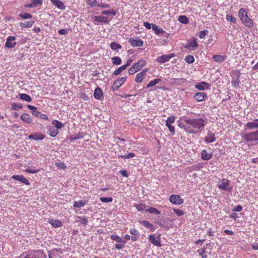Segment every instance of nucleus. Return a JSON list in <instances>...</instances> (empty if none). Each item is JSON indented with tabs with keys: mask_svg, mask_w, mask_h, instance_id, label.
Wrapping results in <instances>:
<instances>
[{
	"mask_svg": "<svg viewBox=\"0 0 258 258\" xmlns=\"http://www.w3.org/2000/svg\"><path fill=\"white\" fill-rule=\"evenodd\" d=\"M205 141L207 143H211L216 141L215 135L211 132H208L207 135L205 136Z\"/></svg>",
	"mask_w": 258,
	"mask_h": 258,
	"instance_id": "obj_14",
	"label": "nucleus"
},
{
	"mask_svg": "<svg viewBox=\"0 0 258 258\" xmlns=\"http://www.w3.org/2000/svg\"><path fill=\"white\" fill-rule=\"evenodd\" d=\"M93 19L94 22L98 23H108L109 22L107 17L102 16H95Z\"/></svg>",
	"mask_w": 258,
	"mask_h": 258,
	"instance_id": "obj_19",
	"label": "nucleus"
},
{
	"mask_svg": "<svg viewBox=\"0 0 258 258\" xmlns=\"http://www.w3.org/2000/svg\"><path fill=\"white\" fill-rule=\"evenodd\" d=\"M52 124L54 126V127H55V128L57 130L58 129H61L64 126V124L61 122L56 119L52 120Z\"/></svg>",
	"mask_w": 258,
	"mask_h": 258,
	"instance_id": "obj_34",
	"label": "nucleus"
},
{
	"mask_svg": "<svg viewBox=\"0 0 258 258\" xmlns=\"http://www.w3.org/2000/svg\"><path fill=\"white\" fill-rule=\"evenodd\" d=\"M198 46V43L196 40H194L191 41L189 45V47H192V48H197Z\"/></svg>",
	"mask_w": 258,
	"mask_h": 258,
	"instance_id": "obj_63",
	"label": "nucleus"
},
{
	"mask_svg": "<svg viewBox=\"0 0 258 258\" xmlns=\"http://www.w3.org/2000/svg\"><path fill=\"white\" fill-rule=\"evenodd\" d=\"M173 211L174 212V213L178 216H182V215H183L184 214V212H183V211L181 210H180V209H173Z\"/></svg>",
	"mask_w": 258,
	"mask_h": 258,
	"instance_id": "obj_57",
	"label": "nucleus"
},
{
	"mask_svg": "<svg viewBox=\"0 0 258 258\" xmlns=\"http://www.w3.org/2000/svg\"><path fill=\"white\" fill-rule=\"evenodd\" d=\"M20 257L21 258H39L36 252L34 251H31L28 253L26 252H23Z\"/></svg>",
	"mask_w": 258,
	"mask_h": 258,
	"instance_id": "obj_16",
	"label": "nucleus"
},
{
	"mask_svg": "<svg viewBox=\"0 0 258 258\" xmlns=\"http://www.w3.org/2000/svg\"><path fill=\"white\" fill-rule=\"evenodd\" d=\"M102 96H103V93H102L101 89L99 87L96 88L95 89L94 92V98L96 99L99 100L101 98V97Z\"/></svg>",
	"mask_w": 258,
	"mask_h": 258,
	"instance_id": "obj_28",
	"label": "nucleus"
},
{
	"mask_svg": "<svg viewBox=\"0 0 258 258\" xmlns=\"http://www.w3.org/2000/svg\"><path fill=\"white\" fill-rule=\"evenodd\" d=\"M112 63L115 65H119L121 63V59L118 56H114L112 58Z\"/></svg>",
	"mask_w": 258,
	"mask_h": 258,
	"instance_id": "obj_48",
	"label": "nucleus"
},
{
	"mask_svg": "<svg viewBox=\"0 0 258 258\" xmlns=\"http://www.w3.org/2000/svg\"><path fill=\"white\" fill-rule=\"evenodd\" d=\"M21 119L28 124H31L33 122V119L30 115L27 113H24L21 116Z\"/></svg>",
	"mask_w": 258,
	"mask_h": 258,
	"instance_id": "obj_22",
	"label": "nucleus"
},
{
	"mask_svg": "<svg viewBox=\"0 0 258 258\" xmlns=\"http://www.w3.org/2000/svg\"><path fill=\"white\" fill-rule=\"evenodd\" d=\"M241 22L242 24L246 27L251 28L253 27V21L248 17V16L245 17V18L241 20Z\"/></svg>",
	"mask_w": 258,
	"mask_h": 258,
	"instance_id": "obj_18",
	"label": "nucleus"
},
{
	"mask_svg": "<svg viewBox=\"0 0 258 258\" xmlns=\"http://www.w3.org/2000/svg\"><path fill=\"white\" fill-rule=\"evenodd\" d=\"M58 131L54 126H49L47 131L48 134L51 137H56L58 135Z\"/></svg>",
	"mask_w": 258,
	"mask_h": 258,
	"instance_id": "obj_25",
	"label": "nucleus"
},
{
	"mask_svg": "<svg viewBox=\"0 0 258 258\" xmlns=\"http://www.w3.org/2000/svg\"><path fill=\"white\" fill-rule=\"evenodd\" d=\"M101 14L105 15H111L112 16H115L116 15V12L114 9H111L103 11H102Z\"/></svg>",
	"mask_w": 258,
	"mask_h": 258,
	"instance_id": "obj_38",
	"label": "nucleus"
},
{
	"mask_svg": "<svg viewBox=\"0 0 258 258\" xmlns=\"http://www.w3.org/2000/svg\"><path fill=\"white\" fill-rule=\"evenodd\" d=\"M174 56V54L173 53L164 54L159 56L157 58V60L160 63H165V62L169 61V59L173 57Z\"/></svg>",
	"mask_w": 258,
	"mask_h": 258,
	"instance_id": "obj_12",
	"label": "nucleus"
},
{
	"mask_svg": "<svg viewBox=\"0 0 258 258\" xmlns=\"http://www.w3.org/2000/svg\"><path fill=\"white\" fill-rule=\"evenodd\" d=\"M55 165L60 169H64L67 168L65 164L62 162H56Z\"/></svg>",
	"mask_w": 258,
	"mask_h": 258,
	"instance_id": "obj_58",
	"label": "nucleus"
},
{
	"mask_svg": "<svg viewBox=\"0 0 258 258\" xmlns=\"http://www.w3.org/2000/svg\"><path fill=\"white\" fill-rule=\"evenodd\" d=\"M34 22V21H25L23 23H21V26L24 28H30L32 26Z\"/></svg>",
	"mask_w": 258,
	"mask_h": 258,
	"instance_id": "obj_43",
	"label": "nucleus"
},
{
	"mask_svg": "<svg viewBox=\"0 0 258 258\" xmlns=\"http://www.w3.org/2000/svg\"><path fill=\"white\" fill-rule=\"evenodd\" d=\"M211 85L205 82H201L196 84L195 88L199 90H205L209 89Z\"/></svg>",
	"mask_w": 258,
	"mask_h": 258,
	"instance_id": "obj_10",
	"label": "nucleus"
},
{
	"mask_svg": "<svg viewBox=\"0 0 258 258\" xmlns=\"http://www.w3.org/2000/svg\"><path fill=\"white\" fill-rule=\"evenodd\" d=\"M152 29L156 35H160L165 33V31L163 29L159 28L157 25L155 24L152 25Z\"/></svg>",
	"mask_w": 258,
	"mask_h": 258,
	"instance_id": "obj_31",
	"label": "nucleus"
},
{
	"mask_svg": "<svg viewBox=\"0 0 258 258\" xmlns=\"http://www.w3.org/2000/svg\"><path fill=\"white\" fill-rule=\"evenodd\" d=\"M140 223H142L144 227L150 229L151 230H154V229L153 225L148 221H142L140 222Z\"/></svg>",
	"mask_w": 258,
	"mask_h": 258,
	"instance_id": "obj_40",
	"label": "nucleus"
},
{
	"mask_svg": "<svg viewBox=\"0 0 258 258\" xmlns=\"http://www.w3.org/2000/svg\"><path fill=\"white\" fill-rule=\"evenodd\" d=\"M132 59H128L127 60L125 64L124 65L118 68L117 70H115L114 72L113 73V75L114 76H118L119 75L122 71L125 70L127 67H128L132 62Z\"/></svg>",
	"mask_w": 258,
	"mask_h": 258,
	"instance_id": "obj_9",
	"label": "nucleus"
},
{
	"mask_svg": "<svg viewBox=\"0 0 258 258\" xmlns=\"http://www.w3.org/2000/svg\"><path fill=\"white\" fill-rule=\"evenodd\" d=\"M16 37L15 36H10L7 38V41L5 43V47L8 48H14L17 44L15 41Z\"/></svg>",
	"mask_w": 258,
	"mask_h": 258,
	"instance_id": "obj_8",
	"label": "nucleus"
},
{
	"mask_svg": "<svg viewBox=\"0 0 258 258\" xmlns=\"http://www.w3.org/2000/svg\"><path fill=\"white\" fill-rule=\"evenodd\" d=\"M52 4L61 10H64L66 9L64 4L60 0H57Z\"/></svg>",
	"mask_w": 258,
	"mask_h": 258,
	"instance_id": "obj_30",
	"label": "nucleus"
},
{
	"mask_svg": "<svg viewBox=\"0 0 258 258\" xmlns=\"http://www.w3.org/2000/svg\"><path fill=\"white\" fill-rule=\"evenodd\" d=\"M48 222L54 228H59L62 225V222L58 220L50 219Z\"/></svg>",
	"mask_w": 258,
	"mask_h": 258,
	"instance_id": "obj_26",
	"label": "nucleus"
},
{
	"mask_svg": "<svg viewBox=\"0 0 258 258\" xmlns=\"http://www.w3.org/2000/svg\"><path fill=\"white\" fill-rule=\"evenodd\" d=\"M86 202L85 201L80 200L79 201H75L74 203V207L78 208L83 207L86 205Z\"/></svg>",
	"mask_w": 258,
	"mask_h": 258,
	"instance_id": "obj_39",
	"label": "nucleus"
},
{
	"mask_svg": "<svg viewBox=\"0 0 258 258\" xmlns=\"http://www.w3.org/2000/svg\"><path fill=\"white\" fill-rule=\"evenodd\" d=\"M34 5V7H37L38 5H41L42 4L43 0H31Z\"/></svg>",
	"mask_w": 258,
	"mask_h": 258,
	"instance_id": "obj_60",
	"label": "nucleus"
},
{
	"mask_svg": "<svg viewBox=\"0 0 258 258\" xmlns=\"http://www.w3.org/2000/svg\"><path fill=\"white\" fill-rule=\"evenodd\" d=\"M25 171L29 173H36L39 171V169H31L30 168H27Z\"/></svg>",
	"mask_w": 258,
	"mask_h": 258,
	"instance_id": "obj_62",
	"label": "nucleus"
},
{
	"mask_svg": "<svg viewBox=\"0 0 258 258\" xmlns=\"http://www.w3.org/2000/svg\"><path fill=\"white\" fill-rule=\"evenodd\" d=\"M246 16H247L246 10L244 8H241L238 12V17L240 20H243Z\"/></svg>",
	"mask_w": 258,
	"mask_h": 258,
	"instance_id": "obj_33",
	"label": "nucleus"
},
{
	"mask_svg": "<svg viewBox=\"0 0 258 258\" xmlns=\"http://www.w3.org/2000/svg\"><path fill=\"white\" fill-rule=\"evenodd\" d=\"M226 19L228 21H229L233 24L236 23V20L235 18L232 15H230L229 14H227L226 15Z\"/></svg>",
	"mask_w": 258,
	"mask_h": 258,
	"instance_id": "obj_47",
	"label": "nucleus"
},
{
	"mask_svg": "<svg viewBox=\"0 0 258 258\" xmlns=\"http://www.w3.org/2000/svg\"><path fill=\"white\" fill-rule=\"evenodd\" d=\"M178 126L184 129L186 132H188L189 133V134H195L197 131H194L191 127L190 126L188 125H185V124H184L183 123H182V122H179L178 123Z\"/></svg>",
	"mask_w": 258,
	"mask_h": 258,
	"instance_id": "obj_23",
	"label": "nucleus"
},
{
	"mask_svg": "<svg viewBox=\"0 0 258 258\" xmlns=\"http://www.w3.org/2000/svg\"><path fill=\"white\" fill-rule=\"evenodd\" d=\"M145 211L146 212L154 214L155 215H159L160 214V212L154 207H150V208L146 209Z\"/></svg>",
	"mask_w": 258,
	"mask_h": 258,
	"instance_id": "obj_44",
	"label": "nucleus"
},
{
	"mask_svg": "<svg viewBox=\"0 0 258 258\" xmlns=\"http://www.w3.org/2000/svg\"><path fill=\"white\" fill-rule=\"evenodd\" d=\"M207 98V95L204 92H197L195 94L194 98L198 102H201Z\"/></svg>",
	"mask_w": 258,
	"mask_h": 258,
	"instance_id": "obj_11",
	"label": "nucleus"
},
{
	"mask_svg": "<svg viewBox=\"0 0 258 258\" xmlns=\"http://www.w3.org/2000/svg\"><path fill=\"white\" fill-rule=\"evenodd\" d=\"M184 121L188 124L194 131H197L195 134L202 131L206 124L205 120L202 118H190L186 117H185Z\"/></svg>",
	"mask_w": 258,
	"mask_h": 258,
	"instance_id": "obj_1",
	"label": "nucleus"
},
{
	"mask_svg": "<svg viewBox=\"0 0 258 258\" xmlns=\"http://www.w3.org/2000/svg\"><path fill=\"white\" fill-rule=\"evenodd\" d=\"M233 74L235 75L236 79L234 80H232L231 82V83H232V86L234 87L237 88V87L239 86V76H240L239 71L238 70H235L233 72Z\"/></svg>",
	"mask_w": 258,
	"mask_h": 258,
	"instance_id": "obj_17",
	"label": "nucleus"
},
{
	"mask_svg": "<svg viewBox=\"0 0 258 258\" xmlns=\"http://www.w3.org/2000/svg\"><path fill=\"white\" fill-rule=\"evenodd\" d=\"M145 77V76L144 75V73L140 72L137 74L135 78V82L138 83H141Z\"/></svg>",
	"mask_w": 258,
	"mask_h": 258,
	"instance_id": "obj_37",
	"label": "nucleus"
},
{
	"mask_svg": "<svg viewBox=\"0 0 258 258\" xmlns=\"http://www.w3.org/2000/svg\"><path fill=\"white\" fill-rule=\"evenodd\" d=\"M242 138L247 143L257 142L258 130L244 133Z\"/></svg>",
	"mask_w": 258,
	"mask_h": 258,
	"instance_id": "obj_2",
	"label": "nucleus"
},
{
	"mask_svg": "<svg viewBox=\"0 0 258 258\" xmlns=\"http://www.w3.org/2000/svg\"><path fill=\"white\" fill-rule=\"evenodd\" d=\"M208 33V31L207 30H204L200 31L199 37L200 38L202 39L204 38V37Z\"/></svg>",
	"mask_w": 258,
	"mask_h": 258,
	"instance_id": "obj_56",
	"label": "nucleus"
},
{
	"mask_svg": "<svg viewBox=\"0 0 258 258\" xmlns=\"http://www.w3.org/2000/svg\"><path fill=\"white\" fill-rule=\"evenodd\" d=\"M111 239L116 241L117 242L119 243H122L123 244H125L126 243V241L123 240L121 237H120L119 236L117 235H111L110 236Z\"/></svg>",
	"mask_w": 258,
	"mask_h": 258,
	"instance_id": "obj_36",
	"label": "nucleus"
},
{
	"mask_svg": "<svg viewBox=\"0 0 258 258\" xmlns=\"http://www.w3.org/2000/svg\"><path fill=\"white\" fill-rule=\"evenodd\" d=\"M129 42L131 43L132 45L134 46H142L143 45V41L141 39H134L130 38Z\"/></svg>",
	"mask_w": 258,
	"mask_h": 258,
	"instance_id": "obj_24",
	"label": "nucleus"
},
{
	"mask_svg": "<svg viewBox=\"0 0 258 258\" xmlns=\"http://www.w3.org/2000/svg\"><path fill=\"white\" fill-rule=\"evenodd\" d=\"M185 61L188 63H192L195 61L194 56L191 55H188L185 58Z\"/></svg>",
	"mask_w": 258,
	"mask_h": 258,
	"instance_id": "obj_50",
	"label": "nucleus"
},
{
	"mask_svg": "<svg viewBox=\"0 0 258 258\" xmlns=\"http://www.w3.org/2000/svg\"><path fill=\"white\" fill-rule=\"evenodd\" d=\"M33 114L43 120L49 119L46 115L41 113L40 112L37 111V110L36 111H33Z\"/></svg>",
	"mask_w": 258,
	"mask_h": 258,
	"instance_id": "obj_32",
	"label": "nucleus"
},
{
	"mask_svg": "<svg viewBox=\"0 0 258 258\" xmlns=\"http://www.w3.org/2000/svg\"><path fill=\"white\" fill-rule=\"evenodd\" d=\"M130 233L132 235V236H139V231L135 228L131 229L130 230Z\"/></svg>",
	"mask_w": 258,
	"mask_h": 258,
	"instance_id": "obj_59",
	"label": "nucleus"
},
{
	"mask_svg": "<svg viewBox=\"0 0 258 258\" xmlns=\"http://www.w3.org/2000/svg\"><path fill=\"white\" fill-rule=\"evenodd\" d=\"M161 81L160 79H156L154 80L151 81L147 85V88H150L155 86L156 84L159 83Z\"/></svg>",
	"mask_w": 258,
	"mask_h": 258,
	"instance_id": "obj_46",
	"label": "nucleus"
},
{
	"mask_svg": "<svg viewBox=\"0 0 258 258\" xmlns=\"http://www.w3.org/2000/svg\"><path fill=\"white\" fill-rule=\"evenodd\" d=\"M87 4L89 5L91 7H93L97 4L96 0H85Z\"/></svg>",
	"mask_w": 258,
	"mask_h": 258,
	"instance_id": "obj_55",
	"label": "nucleus"
},
{
	"mask_svg": "<svg viewBox=\"0 0 258 258\" xmlns=\"http://www.w3.org/2000/svg\"><path fill=\"white\" fill-rule=\"evenodd\" d=\"M135 156V154L133 153H129L127 155H119V157L123 159H130L133 158Z\"/></svg>",
	"mask_w": 258,
	"mask_h": 258,
	"instance_id": "obj_51",
	"label": "nucleus"
},
{
	"mask_svg": "<svg viewBox=\"0 0 258 258\" xmlns=\"http://www.w3.org/2000/svg\"><path fill=\"white\" fill-rule=\"evenodd\" d=\"M110 48L111 49L118 51L119 49H121L122 46L121 45L115 42H112L110 44Z\"/></svg>",
	"mask_w": 258,
	"mask_h": 258,
	"instance_id": "obj_35",
	"label": "nucleus"
},
{
	"mask_svg": "<svg viewBox=\"0 0 258 258\" xmlns=\"http://www.w3.org/2000/svg\"><path fill=\"white\" fill-rule=\"evenodd\" d=\"M100 201L103 203H110L113 201V199L111 197L106 198V197H101L100 199Z\"/></svg>",
	"mask_w": 258,
	"mask_h": 258,
	"instance_id": "obj_53",
	"label": "nucleus"
},
{
	"mask_svg": "<svg viewBox=\"0 0 258 258\" xmlns=\"http://www.w3.org/2000/svg\"><path fill=\"white\" fill-rule=\"evenodd\" d=\"M44 138L45 136L41 133H35L30 134L29 136V139H32L36 141L42 140Z\"/></svg>",
	"mask_w": 258,
	"mask_h": 258,
	"instance_id": "obj_13",
	"label": "nucleus"
},
{
	"mask_svg": "<svg viewBox=\"0 0 258 258\" xmlns=\"http://www.w3.org/2000/svg\"><path fill=\"white\" fill-rule=\"evenodd\" d=\"M19 16L23 19H30L32 17V16L28 13L20 14Z\"/></svg>",
	"mask_w": 258,
	"mask_h": 258,
	"instance_id": "obj_54",
	"label": "nucleus"
},
{
	"mask_svg": "<svg viewBox=\"0 0 258 258\" xmlns=\"http://www.w3.org/2000/svg\"><path fill=\"white\" fill-rule=\"evenodd\" d=\"M230 181L229 180L225 178H223L217 184V186L221 190L230 192L232 190V187L230 186Z\"/></svg>",
	"mask_w": 258,
	"mask_h": 258,
	"instance_id": "obj_3",
	"label": "nucleus"
},
{
	"mask_svg": "<svg viewBox=\"0 0 258 258\" xmlns=\"http://www.w3.org/2000/svg\"><path fill=\"white\" fill-rule=\"evenodd\" d=\"M258 128V118L252 121H248L246 123L244 126L245 131H252Z\"/></svg>",
	"mask_w": 258,
	"mask_h": 258,
	"instance_id": "obj_4",
	"label": "nucleus"
},
{
	"mask_svg": "<svg viewBox=\"0 0 258 258\" xmlns=\"http://www.w3.org/2000/svg\"><path fill=\"white\" fill-rule=\"evenodd\" d=\"M201 155L203 160H209L213 157L212 153H208L206 150H202Z\"/></svg>",
	"mask_w": 258,
	"mask_h": 258,
	"instance_id": "obj_20",
	"label": "nucleus"
},
{
	"mask_svg": "<svg viewBox=\"0 0 258 258\" xmlns=\"http://www.w3.org/2000/svg\"><path fill=\"white\" fill-rule=\"evenodd\" d=\"M148 239L153 244L157 246H161V234L155 236V234H151L149 236Z\"/></svg>",
	"mask_w": 258,
	"mask_h": 258,
	"instance_id": "obj_5",
	"label": "nucleus"
},
{
	"mask_svg": "<svg viewBox=\"0 0 258 258\" xmlns=\"http://www.w3.org/2000/svg\"><path fill=\"white\" fill-rule=\"evenodd\" d=\"M134 207L138 211H143L145 209L146 206L142 203L139 204H135Z\"/></svg>",
	"mask_w": 258,
	"mask_h": 258,
	"instance_id": "obj_49",
	"label": "nucleus"
},
{
	"mask_svg": "<svg viewBox=\"0 0 258 258\" xmlns=\"http://www.w3.org/2000/svg\"><path fill=\"white\" fill-rule=\"evenodd\" d=\"M179 22L182 24H187L189 23V20L188 18L184 15L180 16L178 19Z\"/></svg>",
	"mask_w": 258,
	"mask_h": 258,
	"instance_id": "obj_42",
	"label": "nucleus"
},
{
	"mask_svg": "<svg viewBox=\"0 0 258 258\" xmlns=\"http://www.w3.org/2000/svg\"><path fill=\"white\" fill-rule=\"evenodd\" d=\"M12 178L15 180L20 181L26 185H30L29 181L23 175H14Z\"/></svg>",
	"mask_w": 258,
	"mask_h": 258,
	"instance_id": "obj_15",
	"label": "nucleus"
},
{
	"mask_svg": "<svg viewBox=\"0 0 258 258\" xmlns=\"http://www.w3.org/2000/svg\"><path fill=\"white\" fill-rule=\"evenodd\" d=\"M158 224L160 227L166 230H168L170 227V224L165 221L159 222H158Z\"/></svg>",
	"mask_w": 258,
	"mask_h": 258,
	"instance_id": "obj_41",
	"label": "nucleus"
},
{
	"mask_svg": "<svg viewBox=\"0 0 258 258\" xmlns=\"http://www.w3.org/2000/svg\"><path fill=\"white\" fill-rule=\"evenodd\" d=\"M165 125L167 127H168L169 131L171 133H174L175 128L174 126L172 125V124H165Z\"/></svg>",
	"mask_w": 258,
	"mask_h": 258,
	"instance_id": "obj_61",
	"label": "nucleus"
},
{
	"mask_svg": "<svg viewBox=\"0 0 258 258\" xmlns=\"http://www.w3.org/2000/svg\"><path fill=\"white\" fill-rule=\"evenodd\" d=\"M23 108V105L21 103L14 102L12 103V109L14 110H18Z\"/></svg>",
	"mask_w": 258,
	"mask_h": 258,
	"instance_id": "obj_45",
	"label": "nucleus"
},
{
	"mask_svg": "<svg viewBox=\"0 0 258 258\" xmlns=\"http://www.w3.org/2000/svg\"><path fill=\"white\" fill-rule=\"evenodd\" d=\"M80 219V222L84 225H86L88 224V220L86 217H79Z\"/></svg>",
	"mask_w": 258,
	"mask_h": 258,
	"instance_id": "obj_64",
	"label": "nucleus"
},
{
	"mask_svg": "<svg viewBox=\"0 0 258 258\" xmlns=\"http://www.w3.org/2000/svg\"><path fill=\"white\" fill-rule=\"evenodd\" d=\"M226 56L222 55H214L212 56L213 60L217 62H221L225 60Z\"/></svg>",
	"mask_w": 258,
	"mask_h": 258,
	"instance_id": "obj_29",
	"label": "nucleus"
},
{
	"mask_svg": "<svg viewBox=\"0 0 258 258\" xmlns=\"http://www.w3.org/2000/svg\"><path fill=\"white\" fill-rule=\"evenodd\" d=\"M146 62L145 60L143 59H141L133 65L134 69H135V70L138 72L141 68L144 67L146 65Z\"/></svg>",
	"mask_w": 258,
	"mask_h": 258,
	"instance_id": "obj_21",
	"label": "nucleus"
},
{
	"mask_svg": "<svg viewBox=\"0 0 258 258\" xmlns=\"http://www.w3.org/2000/svg\"><path fill=\"white\" fill-rule=\"evenodd\" d=\"M126 77H123L118 78L113 83L112 86V89L113 91L117 90L122 84L126 81Z\"/></svg>",
	"mask_w": 258,
	"mask_h": 258,
	"instance_id": "obj_7",
	"label": "nucleus"
},
{
	"mask_svg": "<svg viewBox=\"0 0 258 258\" xmlns=\"http://www.w3.org/2000/svg\"><path fill=\"white\" fill-rule=\"evenodd\" d=\"M18 96L19 99L23 101H25L27 102H30L32 101L31 97L25 93H20Z\"/></svg>",
	"mask_w": 258,
	"mask_h": 258,
	"instance_id": "obj_27",
	"label": "nucleus"
},
{
	"mask_svg": "<svg viewBox=\"0 0 258 258\" xmlns=\"http://www.w3.org/2000/svg\"><path fill=\"white\" fill-rule=\"evenodd\" d=\"M169 201L173 205H181L183 203V200L179 195H172L169 197Z\"/></svg>",
	"mask_w": 258,
	"mask_h": 258,
	"instance_id": "obj_6",
	"label": "nucleus"
},
{
	"mask_svg": "<svg viewBox=\"0 0 258 258\" xmlns=\"http://www.w3.org/2000/svg\"><path fill=\"white\" fill-rule=\"evenodd\" d=\"M175 117L174 116H170L167 118L165 124H172L174 122Z\"/></svg>",
	"mask_w": 258,
	"mask_h": 258,
	"instance_id": "obj_52",
	"label": "nucleus"
}]
</instances>
